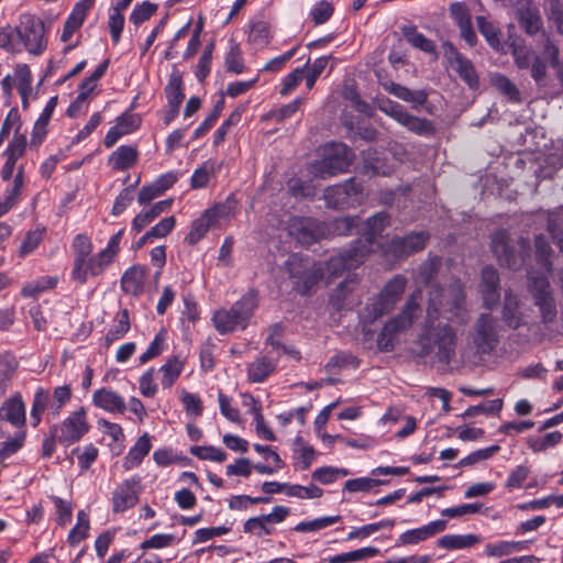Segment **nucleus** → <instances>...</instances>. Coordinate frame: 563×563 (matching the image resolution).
Here are the masks:
<instances>
[{"instance_id": "1", "label": "nucleus", "mask_w": 563, "mask_h": 563, "mask_svg": "<svg viewBox=\"0 0 563 563\" xmlns=\"http://www.w3.org/2000/svg\"><path fill=\"white\" fill-rule=\"evenodd\" d=\"M459 335L452 322L424 318L418 334L417 355L421 358L431 357L442 365L455 360Z\"/></svg>"}, {"instance_id": "2", "label": "nucleus", "mask_w": 563, "mask_h": 563, "mask_svg": "<svg viewBox=\"0 0 563 563\" xmlns=\"http://www.w3.org/2000/svg\"><path fill=\"white\" fill-rule=\"evenodd\" d=\"M424 318L464 324L467 319L465 286L454 280L448 288L438 284L431 285Z\"/></svg>"}, {"instance_id": "3", "label": "nucleus", "mask_w": 563, "mask_h": 563, "mask_svg": "<svg viewBox=\"0 0 563 563\" xmlns=\"http://www.w3.org/2000/svg\"><path fill=\"white\" fill-rule=\"evenodd\" d=\"M421 299V289H416L406 301L401 311L384 324L377 336V349L380 352L393 351L397 335L412 325L420 312Z\"/></svg>"}, {"instance_id": "4", "label": "nucleus", "mask_w": 563, "mask_h": 563, "mask_svg": "<svg viewBox=\"0 0 563 563\" xmlns=\"http://www.w3.org/2000/svg\"><path fill=\"white\" fill-rule=\"evenodd\" d=\"M257 295L249 291L242 296L230 309H219L212 316V322L220 334H228L238 329L244 330L255 309L257 308Z\"/></svg>"}, {"instance_id": "5", "label": "nucleus", "mask_w": 563, "mask_h": 563, "mask_svg": "<svg viewBox=\"0 0 563 563\" xmlns=\"http://www.w3.org/2000/svg\"><path fill=\"white\" fill-rule=\"evenodd\" d=\"M123 232L124 230L121 229L113 234L108 245L95 256L89 255L82 262H74L71 269L73 279L79 284H85L89 277L101 275L119 254Z\"/></svg>"}, {"instance_id": "6", "label": "nucleus", "mask_w": 563, "mask_h": 563, "mask_svg": "<svg viewBox=\"0 0 563 563\" xmlns=\"http://www.w3.org/2000/svg\"><path fill=\"white\" fill-rule=\"evenodd\" d=\"M490 250L501 266L509 269H520L530 257V242L520 238L517 247L510 244L509 232L505 229L496 231L490 241Z\"/></svg>"}, {"instance_id": "7", "label": "nucleus", "mask_w": 563, "mask_h": 563, "mask_svg": "<svg viewBox=\"0 0 563 563\" xmlns=\"http://www.w3.org/2000/svg\"><path fill=\"white\" fill-rule=\"evenodd\" d=\"M407 285V279L402 275H395L383 287L380 292L371 298L363 311L364 322H374L384 314L389 313L401 298Z\"/></svg>"}, {"instance_id": "8", "label": "nucleus", "mask_w": 563, "mask_h": 563, "mask_svg": "<svg viewBox=\"0 0 563 563\" xmlns=\"http://www.w3.org/2000/svg\"><path fill=\"white\" fill-rule=\"evenodd\" d=\"M527 288L533 305L538 308L541 322L552 324L558 318V308L549 279L544 275H528Z\"/></svg>"}, {"instance_id": "9", "label": "nucleus", "mask_w": 563, "mask_h": 563, "mask_svg": "<svg viewBox=\"0 0 563 563\" xmlns=\"http://www.w3.org/2000/svg\"><path fill=\"white\" fill-rule=\"evenodd\" d=\"M354 155L343 143L328 144L323 150V157L311 165V173L320 178H328L347 170Z\"/></svg>"}, {"instance_id": "10", "label": "nucleus", "mask_w": 563, "mask_h": 563, "mask_svg": "<svg viewBox=\"0 0 563 563\" xmlns=\"http://www.w3.org/2000/svg\"><path fill=\"white\" fill-rule=\"evenodd\" d=\"M379 110L385 114L393 118L399 124L405 126L408 131L422 135L430 136L435 132L433 123L426 118H419L410 114L400 103L391 101L389 99L383 100L379 106Z\"/></svg>"}, {"instance_id": "11", "label": "nucleus", "mask_w": 563, "mask_h": 563, "mask_svg": "<svg viewBox=\"0 0 563 563\" xmlns=\"http://www.w3.org/2000/svg\"><path fill=\"white\" fill-rule=\"evenodd\" d=\"M18 36L30 54L41 55L46 49L47 42L44 23L33 14L21 15L18 25Z\"/></svg>"}, {"instance_id": "12", "label": "nucleus", "mask_w": 563, "mask_h": 563, "mask_svg": "<svg viewBox=\"0 0 563 563\" xmlns=\"http://www.w3.org/2000/svg\"><path fill=\"white\" fill-rule=\"evenodd\" d=\"M472 343L479 354H489L499 342V324L490 313H481L471 334Z\"/></svg>"}, {"instance_id": "13", "label": "nucleus", "mask_w": 563, "mask_h": 563, "mask_svg": "<svg viewBox=\"0 0 563 563\" xmlns=\"http://www.w3.org/2000/svg\"><path fill=\"white\" fill-rule=\"evenodd\" d=\"M323 197L329 208H351L361 203L363 198V186L354 178H350L343 184L325 188Z\"/></svg>"}, {"instance_id": "14", "label": "nucleus", "mask_w": 563, "mask_h": 563, "mask_svg": "<svg viewBox=\"0 0 563 563\" xmlns=\"http://www.w3.org/2000/svg\"><path fill=\"white\" fill-rule=\"evenodd\" d=\"M367 257V249L358 247L353 243L343 252L331 256L325 262V271L330 277L342 275L345 271L358 267Z\"/></svg>"}, {"instance_id": "15", "label": "nucleus", "mask_w": 563, "mask_h": 563, "mask_svg": "<svg viewBox=\"0 0 563 563\" xmlns=\"http://www.w3.org/2000/svg\"><path fill=\"white\" fill-rule=\"evenodd\" d=\"M57 426L58 442L65 446L78 442L90 428L84 407L71 412L60 424Z\"/></svg>"}, {"instance_id": "16", "label": "nucleus", "mask_w": 563, "mask_h": 563, "mask_svg": "<svg viewBox=\"0 0 563 563\" xmlns=\"http://www.w3.org/2000/svg\"><path fill=\"white\" fill-rule=\"evenodd\" d=\"M429 238L430 235L426 231L411 232L405 236H396L388 243L387 253L397 258L407 257L422 251Z\"/></svg>"}, {"instance_id": "17", "label": "nucleus", "mask_w": 563, "mask_h": 563, "mask_svg": "<svg viewBox=\"0 0 563 563\" xmlns=\"http://www.w3.org/2000/svg\"><path fill=\"white\" fill-rule=\"evenodd\" d=\"M390 217L387 212L380 211L369 217L364 225L362 238L354 243L358 247L367 249V255L374 251L375 239L389 225Z\"/></svg>"}, {"instance_id": "18", "label": "nucleus", "mask_w": 563, "mask_h": 563, "mask_svg": "<svg viewBox=\"0 0 563 563\" xmlns=\"http://www.w3.org/2000/svg\"><path fill=\"white\" fill-rule=\"evenodd\" d=\"M479 291L486 309L495 307L500 299L499 274L493 266H485L481 272Z\"/></svg>"}, {"instance_id": "19", "label": "nucleus", "mask_w": 563, "mask_h": 563, "mask_svg": "<svg viewBox=\"0 0 563 563\" xmlns=\"http://www.w3.org/2000/svg\"><path fill=\"white\" fill-rule=\"evenodd\" d=\"M228 207L225 205L206 210L200 218L191 224L190 231L185 241L194 245L199 242L208 232L210 227L220 218L227 214Z\"/></svg>"}, {"instance_id": "20", "label": "nucleus", "mask_w": 563, "mask_h": 563, "mask_svg": "<svg viewBox=\"0 0 563 563\" xmlns=\"http://www.w3.org/2000/svg\"><path fill=\"white\" fill-rule=\"evenodd\" d=\"M519 26L528 34L536 35L542 29L538 7L531 0H520L516 10Z\"/></svg>"}, {"instance_id": "21", "label": "nucleus", "mask_w": 563, "mask_h": 563, "mask_svg": "<svg viewBox=\"0 0 563 563\" xmlns=\"http://www.w3.org/2000/svg\"><path fill=\"white\" fill-rule=\"evenodd\" d=\"M448 58L451 67L457 73L459 77L473 90L479 87V78L473 63L456 51L450 47Z\"/></svg>"}, {"instance_id": "22", "label": "nucleus", "mask_w": 563, "mask_h": 563, "mask_svg": "<svg viewBox=\"0 0 563 563\" xmlns=\"http://www.w3.org/2000/svg\"><path fill=\"white\" fill-rule=\"evenodd\" d=\"M296 239L303 245H310L325 235V227L319 220L301 218L292 224Z\"/></svg>"}, {"instance_id": "23", "label": "nucleus", "mask_w": 563, "mask_h": 563, "mask_svg": "<svg viewBox=\"0 0 563 563\" xmlns=\"http://www.w3.org/2000/svg\"><path fill=\"white\" fill-rule=\"evenodd\" d=\"M140 479L131 478L120 484L113 492V510L124 511L137 501Z\"/></svg>"}, {"instance_id": "24", "label": "nucleus", "mask_w": 563, "mask_h": 563, "mask_svg": "<svg viewBox=\"0 0 563 563\" xmlns=\"http://www.w3.org/2000/svg\"><path fill=\"white\" fill-rule=\"evenodd\" d=\"M92 404L110 413H123L126 409L124 398L117 391L106 387L93 391Z\"/></svg>"}, {"instance_id": "25", "label": "nucleus", "mask_w": 563, "mask_h": 563, "mask_svg": "<svg viewBox=\"0 0 563 563\" xmlns=\"http://www.w3.org/2000/svg\"><path fill=\"white\" fill-rule=\"evenodd\" d=\"M383 88L397 97L398 99L409 102L413 108L423 106L428 100V93L426 90H410L409 88L396 84L391 80L382 82Z\"/></svg>"}, {"instance_id": "26", "label": "nucleus", "mask_w": 563, "mask_h": 563, "mask_svg": "<svg viewBox=\"0 0 563 563\" xmlns=\"http://www.w3.org/2000/svg\"><path fill=\"white\" fill-rule=\"evenodd\" d=\"M0 421H8L13 427H20L25 421V407L19 395L5 400L0 407Z\"/></svg>"}, {"instance_id": "27", "label": "nucleus", "mask_w": 563, "mask_h": 563, "mask_svg": "<svg viewBox=\"0 0 563 563\" xmlns=\"http://www.w3.org/2000/svg\"><path fill=\"white\" fill-rule=\"evenodd\" d=\"M146 268L143 266H132L121 277L122 290L132 296H139L143 292Z\"/></svg>"}, {"instance_id": "28", "label": "nucleus", "mask_w": 563, "mask_h": 563, "mask_svg": "<svg viewBox=\"0 0 563 563\" xmlns=\"http://www.w3.org/2000/svg\"><path fill=\"white\" fill-rule=\"evenodd\" d=\"M139 159V151L134 145L119 146L108 159L109 165L114 170H126L133 167Z\"/></svg>"}, {"instance_id": "29", "label": "nucleus", "mask_w": 563, "mask_h": 563, "mask_svg": "<svg viewBox=\"0 0 563 563\" xmlns=\"http://www.w3.org/2000/svg\"><path fill=\"white\" fill-rule=\"evenodd\" d=\"M501 318L510 329L516 330L523 325V313L520 311V301L518 297L510 291L505 294Z\"/></svg>"}, {"instance_id": "30", "label": "nucleus", "mask_w": 563, "mask_h": 563, "mask_svg": "<svg viewBox=\"0 0 563 563\" xmlns=\"http://www.w3.org/2000/svg\"><path fill=\"white\" fill-rule=\"evenodd\" d=\"M173 199H165L154 203L151 208L142 210L132 220L131 228L135 232H141L146 225L153 222L163 212L170 209Z\"/></svg>"}, {"instance_id": "31", "label": "nucleus", "mask_w": 563, "mask_h": 563, "mask_svg": "<svg viewBox=\"0 0 563 563\" xmlns=\"http://www.w3.org/2000/svg\"><path fill=\"white\" fill-rule=\"evenodd\" d=\"M151 448V437L148 433L142 434L123 459V467L125 470H132L139 466L143 459L150 453Z\"/></svg>"}, {"instance_id": "32", "label": "nucleus", "mask_w": 563, "mask_h": 563, "mask_svg": "<svg viewBox=\"0 0 563 563\" xmlns=\"http://www.w3.org/2000/svg\"><path fill=\"white\" fill-rule=\"evenodd\" d=\"M276 369V363L267 356H261L247 365V379L251 383L265 382Z\"/></svg>"}, {"instance_id": "33", "label": "nucleus", "mask_w": 563, "mask_h": 563, "mask_svg": "<svg viewBox=\"0 0 563 563\" xmlns=\"http://www.w3.org/2000/svg\"><path fill=\"white\" fill-rule=\"evenodd\" d=\"M323 277V268L320 264H310L305 273L294 282L295 289L300 295H308L310 290Z\"/></svg>"}, {"instance_id": "34", "label": "nucleus", "mask_w": 563, "mask_h": 563, "mask_svg": "<svg viewBox=\"0 0 563 563\" xmlns=\"http://www.w3.org/2000/svg\"><path fill=\"white\" fill-rule=\"evenodd\" d=\"M481 538L473 533L446 534L438 540L439 547L448 550H461L478 543Z\"/></svg>"}, {"instance_id": "35", "label": "nucleus", "mask_w": 563, "mask_h": 563, "mask_svg": "<svg viewBox=\"0 0 563 563\" xmlns=\"http://www.w3.org/2000/svg\"><path fill=\"white\" fill-rule=\"evenodd\" d=\"M18 368L16 358L9 353L0 356V396L4 395Z\"/></svg>"}, {"instance_id": "36", "label": "nucleus", "mask_w": 563, "mask_h": 563, "mask_svg": "<svg viewBox=\"0 0 563 563\" xmlns=\"http://www.w3.org/2000/svg\"><path fill=\"white\" fill-rule=\"evenodd\" d=\"M114 325L107 332L104 342L107 345L122 338L130 330V314L128 309H122L115 314Z\"/></svg>"}, {"instance_id": "37", "label": "nucleus", "mask_w": 563, "mask_h": 563, "mask_svg": "<svg viewBox=\"0 0 563 563\" xmlns=\"http://www.w3.org/2000/svg\"><path fill=\"white\" fill-rule=\"evenodd\" d=\"M289 515V509L284 506H276L268 515L250 518L244 528H265L266 523H279Z\"/></svg>"}, {"instance_id": "38", "label": "nucleus", "mask_w": 563, "mask_h": 563, "mask_svg": "<svg viewBox=\"0 0 563 563\" xmlns=\"http://www.w3.org/2000/svg\"><path fill=\"white\" fill-rule=\"evenodd\" d=\"M249 43L255 48H262L269 43L271 40V25L264 20L255 21L250 26Z\"/></svg>"}, {"instance_id": "39", "label": "nucleus", "mask_w": 563, "mask_h": 563, "mask_svg": "<svg viewBox=\"0 0 563 563\" xmlns=\"http://www.w3.org/2000/svg\"><path fill=\"white\" fill-rule=\"evenodd\" d=\"M493 86L510 102L520 103L521 95L517 86L505 75L496 74L492 77Z\"/></svg>"}, {"instance_id": "40", "label": "nucleus", "mask_w": 563, "mask_h": 563, "mask_svg": "<svg viewBox=\"0 0 563 563\" xmlns=\"http://www.w3.org/2000/svg\"><path fill=\"white\" fill-rule=\"evenodd\" d=\"M477 27L481 34L485 37L488 45L497 51L500 52L504 48V44L500 40V31L497 30L489 21L486 20L484 16H477L476 18Z\"/></svg>"}, {"instance_id": "41", "label": "nucleus", "mask_w": 563, "mask_h": 563, "mask_svg": "<svg viewBox=\"0 0 563 563\" xmlns=\"http://www.w3.org/2000/svg\"><path fill=\"white\" fill-rule=\"evenodd\" d=\"M165 95L168 107L180 108L185 98L183 92V80L178 73H173L169 77L168 84L165 87Z\"/></svg>"}, {"instance_id": "42", "label": "nucleus", "mask_w": 563, "mask_h": 563, "mask_svg": "<svg viewBox=\"0 0 563 563\" xmlns=\"http://www.w3.org/2000/svg\"><path fill=\"white\" fill-rule=\"evenodd\" d=\"M529 541H498L496 543H489L486 547L487 554L492 556H503L514 552L527 550Z\"/></svg>"}, {"instance_id": "43", "label": "nucleus", "mask_w": 563, "mask_h": 563, "mask_svg": "<svg viewBox=\"0 0 563 563\" xmlns=\"http://www.w3.org/2000/svg\"><path fill=\"white\" fill-rule=\"evenodd\" d=\"M358 364L360 361L352 353L338 352L329 358V361L324 365V369L327 373H335L338 369L345 367L356 368Z\"/></svg>"}, {"instance_id": "44", "label": "nucleus", "mask_w": 563, "mask_h": 563, "mask_svg": "<svg viewBox=\"0 0 563 563\" xmlns=\"http://www.w3.org/2000/svg\"><path fill=\"white\" fill-rule=\"evenodd\" d=\"M183 367L184 362L178 356L169 358L159 369L163 373L162 386L170 388L180 375Z\"/></svg>"}, {"instance_id": "45", "label": "nucleus", "mask_w": 563, "mask_h": 563, "mask_svg": "<svg viewBox=\"0 0 563 563\" xmlns=\"http://www.w3.org/2000/svg\"><path fill=\"white\" fill-rule=\"evenodd\" d=\"M378 553V549L373 547L361 548L354 551L340 553L328 559L329 563H347L361 561L366 558H373Z\"/></svg>"}, {"instance_id": "46", "label": "nucleus", "mask_w": 563, "mask_h": 563, "mask_svg": "<svg viewBox=\"0 0 563 563\" xmlns=\"http://www.w3.org/2000/svg\"><path fill=\"white\" fill-rule=\"evenodd\" d=\"M49 408L51 409V396L44 388H37L34 394L33 405L31 409V419L34 427L41 421L42 412Z\"/></svg>"}, {"instance_id": "47", "label": "nucleus", "mask_w": 563, "mask_h": 563, "mask_svg": "<svg viewBox=\"0 0 563 563\" xmlns=\"http://www.w3.org/2000/svg\"><path fill=\"white\" fill-rule=\"evenodd\" d=\"M249 399L252 402V415L254 416L256 424V433L266 441H275L276 438L274 432L266 426L264 421L261 404L253 396H250Z\"/></svg>"}, {"instance_id": "48", "label": "nucleus", "mask_w": 563, "mask_h": 563, "mask_svg": "<svg viewBox=\"0 0 563 563\" xmlns=\"http://www.w3.org/2000/svg\"><path fill=\"white\" fill-rule=\"evenodd\" d=\"M92 5L93 0H81L78 2L65 22V24H67V29L78 30L82 25L85 18Z\"/></svg>"}, {"instance_id": "49", "label": "nucleus", "mask_w": 563, "mask_h": 563, "mask_svg": "<svg viewBox=\"0 0 563 563\" xmlns=\"http://www.w3.org/2000/svg\"><path fill=\"white\" fill-rule=\"evenodd\" d=\"M92 5L93 0H81L78 2L65 22V24H67V29L78 30L82 25L85 18Z\"/></svg>"}, {"instance_id": "50", "label": "nucleus", "mask_w": 563, "mask_h": 563, "mask_svg": "<svg viewBox=\"0 0 563 563\" xmlns=\"http://www.w3.org/2000/svg\"><path fill=\"white\" fill-rule=\"evenodd\" d=\"M441 266V258L439 256L429 257L426 260L418 269V278L424 285H430L437 277Z\"/></svg>"}, {"instance_id": "51", "label": "nucleus", "mask_w": 563, "mask_h": 563, "mask_svg": "<svg viewBox=\"0 0 563 563\" xmlns=\"http://www.w3.org/2000/svg\"><path fill=\"white\" fill-rule=\"evenodd\" d=\"M503 400L501 399H493V400H488V401H485V402H482L479 405H476V406H471L468 407L464 413L462 415L463 418H467V417H474V416H477V415H497L503 409Z\"/></svg>"}, {"instance_id": "52", "label": "nucleus", "mask_w": 563, "mask_h": 563, "mask_svg": "<svg viewBox=\"0 0 563 563\" xmlns=\"http://www.w3.org/2000/svg\"><path fill=\"white\" fill-rule=\"evenodd\" d=\"M537 262L547 271L552 268L551 254L552 249L544 235H537L534 239Z\"/></svg>"}, {"instance_id": "53", "label": "nucleus", "mask_w": 563, "mask_h": 563, "mask_svg": "<svg viewBox=\"0 0 563 563\" xmlns=\"http://www.w3.org/2000/svg\"><path fill=\"white\" fill-rule=\"evenodd\" d=\"M308 258L302 257L299 254H291L285 262V271L288 273L291 279L297 280L310 265Z\"/></svg>"}, {"instance_id": "54", "label": "nucleus", "mask_w": 563, "mask_h": 563, "mask_svg": "<svg viewBox=\"0 0 563 563\" xmlns=\"http://www.w3.org/2000/svg\"><path fill=\"white\" fill-rule=\"evenodd\" d=\"M55 511H56V523L58 526H66L70 523L73 516V507L68 500H65L57 496H51Z\"/></svg>"}, {"instance_id": "55", "label": "nucleus", "mask_w": 563, "mask_h": 563, "mask_svg": "<svg viewBox=\"0 0 563 563\" xmlns=\"http://www.w3.org/2000/svg\"><path fill=\"white\" fill-rule=\"evenodd\" d=\"M286 495L302 499H313L322 496L323 490L314 484L309 486L288 485L285 490Z\"/></svg>"}, {"instance_id": "56", "label": "nucleus", "mask_w": 563, "mask_h": 563, "mask_svg": "<svg viewBox=\"0 0 563 563\" xmlns=\"http://www.w3.org/2000/svg\"><path fill=\"white\" fill-rule=\"evenodd\" d=\"M71 247L74 251V262H82V260L91 255L93 250L91 240L85 234H77L73 240Z\"/></svg>"}, {"instance_id": "57", "label": "nucleus", "mask_w": 563, "mask_h": 563, "mask_svg": "<svg viewBox=\"0 0 563 563\" xmlns=\"http://www.w3.org/2000/svg\"><path fill=\"white\" fill-rule=\"evenodd\" d=\"M225 67L228 71L241 74L244 70L242 52L238 43L232 42L230 51L225 55Z\"/></svg>"}, {"instance_id": "58", "label": "nucleus", "mask_w": 563, "mask_h": 563, "mask_svg": "<svg viewBox=\"0 0 563 563\" xmlns=\"http://www.w3.org/2000/svg\"><path fill=\"white\" fill-rule=\"evenodd\" d=\"M511 55L519 69H528L534 56L530 48L517 43L511 45Z\"/></svg>"}, {"instance_id": "59", "label": "nucleus", "mask_w": 563, "mask_h": 563, "mask_svg": "<svg viewBox=\"0 0 563 563\" xmlns=\"http://www.w3.org/2000/svg\"><path fill=\"white\" fill-rule=\"evenodd\" d=\"M190 453L200 460H210L214 462H224L227 460V453L214 446H192Z\"/></svg>"}, {"instance_id": "60", "label": "nucleus", "mask_w": 563, "mask_h": 563, "mask_svg": "<svg viewBox=\"0 0 563 563\" xmlns=\"http://www.w3.org/2000/svg\"><path fill=\"white\" fill-rule=\"evenodd\" d=\"M71 389L69 385L56 387L53 391L51 400V410L54 416H57L60 409L70 400Z\"/></svg>"}, {"instance_id": "61", "label": "nucleus", "mask_w": 563, "mask_h": 563, "mask_svg": "<svg viewBox=\"0 0 563 563\" xmlns=\"http://www.w3.org/2000/svg\"><path fill=\"white\" fill-rule=\"evenodd\" d=\"M43 235H44V230H34V231H30L25 238L23 239L22 243H21V246H20V250H19V255L21 257H24L31 253H33L36 247L40 245V243L42 242L43 240Z\"/></svg>"}, {"instance_id": "62", "label": "nucleus", "mask_w": 563, "mask_h": 563, "mask_svg": "<svg viewBox=\"0 0 563 563\" xmlns=\"http://www.w3.org/2000/svg\"><path fill=\"white\" fill-rule=\"evenodd\" d=\"M405 36L412 46L423 52L431 53L434 51L433 42L427 38L422 33L417 32L416 27L406 30Z\"/></svg>"}, {"instance_id": "63", "label": "nucleus", "mask_w": 563, "mask_h": 563, "mask_svg": "<svg viewBox=\"0 0 563 563\" xmlns=\"http://www.w3.org/2000/svg\"><path fill=\"white\" fill-rule=\"evenodd\" d=\"M21 44L18 36V26L7 27L0 31V47L8 52H20Z\"/></svg>"}, {"instance_id": "64", "label": "nucleus", "mask_w": 563, "mask_h": 563, "mask_svg": "<svg viewBox=\"0 0 563 563\" xmlns=\"http://www.w3.org/2000/svg\"><path fill=\"white\" fill-rule=\"evenodd\" d=\"M156 9H157V4L145 1L141 4H137L133 9V11L130 15V20L135 25H139V24L145 22L146 20H148L156 12Z\"/></svg>"}]
</instances>
